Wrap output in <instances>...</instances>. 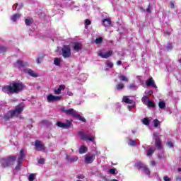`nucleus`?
<instances>
[{
  "label": "nucleus",
  "instance_id": "nucleus-1",
  "mask_svg": "<svg viewBox=\"0 0 181 181\" xmlns=\"http://www.w3.org/2000/svg\"><path fill=\"white\" fill-rule=\"evenodd\" d=\"M23 90H25V84L18 82H13L2 87V92L7 94L9 93L10 94H19Z\"/></svg>",
  "mask_w": 181,
  "mask_h": 181
},
{
  "label": "nucleus",
  "instance_id": "nucleus-2",
  "mask_svg": "<svg viewBox=\"0 0 181 181\" xmlns=\"http://www.w3.org/2000/svg\"><path fill=\"white\" fill-rule=\"evenodd\" d=\"M61 111L62 112L66 114V115H70V117H72L73 118H76L79 121H82V122H86L87 121L86 118H84V117L80 115V114H78V112L73 108L66 109V107H62L61 109Z\"/></svg>",
  "mask_w": 181,
  "mask_h": 181
},
{
  "label": "nucleus",
  "instance_id": "nucleus-3",
  "mask_svg": "<svg viewBox=\"0 0 181 181\" xmlns=\"http://www.w3.org/2000/svg\"><path fill=\"white\" fill-rule=\"evenodd\" d=\"M16 156H10L6 158H1L0 164L4 168H9L11 165H12L15 160H16Z\"/></svg>",
  "mask_w": 181,
  "mask_h": 181
},
{
  "label": "nucleus",
  "instance_id": "nucleus-4",
  "mask_svg": "<svg viewBox=\"0 0 181 181\" xmlns=\"http://www.w3.org/2000/svg\"><path fill=\"white\" fill-rule=\"evenodd\" d=\"M62 56L64 59H69V57H71V47H70V45H63L62 48Z\"/></svg>",
  "mask_w": 181,
  "mask_h": 181
},
{
  "label": "nucleus",
  "instance_id": "nucleus-5",
  "mask_svg": "<svg viewBox=\"0 0 181 181\" xmlns=\"http://www.w3.org/2000/svg\"><path fill=\"white\" fill-rule=\"evenodd\" d=\"M23 110H25V103H21L16 106L15 110H11L14 117H19L21 112H23Z\"/></svg>",
  "mask_w": 181,
  "mask_h": 181
},
{
  "label": "nucleus",
  "instance_id": "nucleus-6",
  "mask_svg": "<svg viewBox=\"0 0 181 181\" xmlns=\"http://www.w3.org/2000/svg\"><path fill=\"white\" fill-rule=\"evenodd\" d=\"M154 139H155V145L157 147V148L160 151V149H163L162 147V141L160 140V137H159V135L157 133L153 134Z\"/></svg>",
  "mask_w": 181,
  "mask_h": 181
},
{
  "label": "nucleus",
  "instance_id": "nucleus-7",
  "mask_svg": "<svg viewBox=\"0 0 181 181\" xmlns=\"http://www.w3.org/2000/svg\"><path fill=\"white\" fill-rule=\"evenodd\" d=\"M56 124L57 125V127H59V128H63L64 129H69V128H70V127L73 125V124L70 121H68L66 123L57 122Z\"/></svg>",
  "mask_w": 181,
  "mask_h": 181
},
{
  "label": "nucleus",
  "instance_id": "nucleus-8",
  "mask_svg": "<svg viewBox=\"0 0 181 181\" xmlns=\"http://www.w3.org/2000/svg\"><path fill=\"white\" fill-rule=\"evenodd\" d=\"M35 149L38 151H45L46 148L45 147V144L42 143L40 141H35Z\"/></svg>",
  "mask_w": 181,
  "mask_h": 181
},
{
  "label": "nucleus",
  "instance_id": "nucleus-9",
  "mask_svg": "<svg viewBox=\"0 0 181 181\" xmlns=\"http://www.w3.org/2000/svg\"><path fill=\"white\" fill-rule=\"evenodd\" d=\"M60 100H62V96H54L52 94H49L47 97L48 103H54V101H60Z\"/></svg>",
  "mask_w": 181,
  "mask_h": 181
},
{
  "label": "nucleus",
  "instance_id": "nucleus-10",
  "mask_svg": "<svg viewBox=\"0 0 181 181\" xmlns=\"http://www.w3.org/2000/svg\"><path fill=\"white\" fill-rule=\"evenodd\" d=\"M79 136H81V139L83 141H90V142H94V137H88L84 132H79Z\"/></svg>",
  "mask_w": 181,
  "mask_h": 181
},
{
  "label": "nucleus",
  "instance_id": "nucleus-11",
  "mask_svg": "<svg viewBox=\"0 0 181 181\" xmlns=\"http://www.w3.org/2000/svg\"><path fill=\"white\" fill-rule=\"evenodd\" d=\"M113 52L112 50H110L107 52H98V56L102 57V59H108V57H111L112 56Z\"/></svg>",
  "mask_w": 181,
  "mask_h": 181
},
{
  "label": "nucleus",
  "instance_id": "nucleus-12",
  "mask_svg": "<svg viewBox=\"0 0 181 181\" xmlns=\"http://www.w3.org/2000/svg\"><path fill=\"white\" fill-rule=\"evenodd\" d=\"M146 86H147V87H153V88H158V86L155 84V81L152 77L149 78L148 80L146 81Z\"/></svg>",
  "mask_w": 181,
  "mask_h": 181
},
{
  "label": "nucleus",
  "instance_id": "nucleus-13",
  "mask_svg": "<svg viewBox=\"0 0 181 181\" xmlns=\"http://www.w3.org/2000/svg\"><path fill=\"white\" fill-rule=\"evenodd\" d=\"M94 162V155L93 154H87L85 156V163L88 165Z\"/></svg>",
  "mask_w": 181,
  "mask_h": 181
},
{
  "label": "nucleus",
  "instance_id": "nucleus-14",
  "mask_svg": "<svg viewBox=\"0 0 181 181\" xmlns=\"http://www.w3.org/2000/svg\"><path fill=\"white\" fill-rule=\"evenodd\" d=\"M24 73H27V74H29V76L34 78L39 76V74H37L36 72H35V71L30 69H24Z\"/></svg>",
  "mask_w": 181,
  "mask_h": 181
},
{
  "label": "nucleus",
  "instance_id": "nucleus-15",
  "mask_svg": "<svg viewBox=\"0 0 181 181\" xmlns=\"http://www.w3.org/2000/svg\"><path fill=\"white\" fill-rule=\"evenodd\" d=\"M15 117V115L13 114L12 110H9L6 114H5L3 117L5 121H9V119H12Z\"/></svg>",
  "mask_w": 181,
  "mask_h": 181
},
{
  "label": "nucleus",
  "instance_id": "nucleus-16",
  "mask_svg": "<svg viewBox=\"0 0 181 181\" xmlns=\"http://www.w3.org/2000/svg\"><path fill=\"white\" fill-rule=\"evenodd\" d=\"M102 25L105 26V28H108V26L112 25V21H111V18H104L102 21Z\"/></svg>",
  "mask_w": 181,
  "mask_h": 181
},
{
  "label": "nucleus",
  "instance_id": "nucleus-17",
  "mask_svg": "<svg viewBox=\"0 0 181 181\" xmlns=\"http://www.w3.org/2000/svg\"><path fill=\"white\" fill-rule=\"evenodd\" d=\"M81 49H83L81 42H74L73 49L75 50V52H79Z\"/></svg>",
  "mask_w": 181,
  "mask_h": 181
},
{
  "label": "nucleus",
  "instance_id": "nucleus-18",
  "mask_svg": "<svg viewBox=\"0 0 181 181\" xmlns=\"http://www.w3.org/2000/svg\"><path fill=\"white\" fill-rule=\"evenodd\" d=\"M66 88L65 85H60L59 86V88L54 89V94L59 95L62 93V90H64Z\"/></svg>",
  "mask_w": 181,
  "mask_h": 181
},
{
  "label": "nucleus",
  "instance_id": "nucleus-19",
  "mask_svg": "<svg viewBox=\"0 0 181 181\" xmlns=\"http://www.w3.org/2000/svg\"><path fill=\"white\" fill-rule=\"evenodd\" d=\"M25 159V150L23 148L20 151V155L18 156V161L21 163Z\"/></svg>",
  "mask_w": 181,
  "mask_h": 181
},
{
  "label": "nucleus",
  "instance_id": "nucleus-20",
  "mask_svg": "<svg viewBox=\"0 0 181 181\" xmlns=\"http://www.w3.org/2000/svg\"><path fill=\"white\" fill-rule=\"evenodd\" d=\"M87 151H88V148L86 146H81L79 148V153L80 155H83V153H86Z\"/></svg>",
  "mask_w": 181,
  "mask_h": 181
},
{
  "label": "nucleus",
  "instance_id": "nucleus-21",
  "mask_svg": "<svg viewBox=\"0 0 181 181\" xmlns=\"http://www.w3.org/2000/svg\"><path fill=\"white\" fill-rule=\"evenodd\" d=\"M66 159L69 162L73 163V162H77V160H78V157L77 156L70 157L69 156H66Z\"/></svg>",
  "mask_w": 181,
  "mask_h": 181
},
{
  "label": "nucleus",
  "instance_id": "nucleus-22",
  "mask_svg": "<svg viewBox=\"0 0 181 181\" xmlns=\"http://www.w3.org/2000/svg\"><path fill=\"white\" fill-rule=\"evenodd\" d=\"M17 64L19 66V67H25V66H29L28 62H23L22 60H18L16 62Z\"/></svg>",
  "mask_w": 181,
  "mask_h": 181
},
{
  "label": "nucleus",
  "instance_id": "nucleus-23",
  "mask_svg": "<svg viewBox=\"0 0 181 181\" xmlns=\"http://www.w3.org/2000/svg\"><path fill=\"white\" fill-rule=\"evenodd\" d=\"M43 57H45V54L43 53H40L39 54V57L37 58L36 62L37 64H40L42 63V60H43Z\"/></svg>",
  "mask_w": 181,
  "mask_h": 181
},
{
  "label": "nucleus",
  "instance_id": "nucleus-24",
  "mask_svg": "<svg viewBox=\"0 0 181 181\" xmlns=\"http://www.w3.org/2000/svg\"><path fill=\"white\" fill-rule=\"evenodd\" d=\"M19 18H21V14L16 13V14L11 16V21H13V22H16V21H18V19H19Z\"/></svg>",
  "mask_w": 181,
  "mask_h": 181
},
{
  "label": "nucleus",
  "instance_id": "nucleus-25",
  "mask_svg": "<svg viewBox=\"0 0 181 181\" xmlns=\"http://www.w3.org/2000/svg\"><path fill=\"white\" fill-rule=\"evenodd\" d=\"M158 107H159V108H160V110H163L166 107V103L163 100L159 101Z\"/></svg>",
  "mask_w": 181,
  "mask_h": 181
},
{
  "label": "nucleus",
  "instance_id": "nucleus-26",
  "mask_svg": "<svg viewBox=\"0 0 181 181\" xmlns=\"http://www.w3.org/2000/svg\"><path fill=\"white\" fill-rule=\"evenodd\" d=\"M8 52V48L4 45H0V53H2L3 54L6 53Z\"/></svg>",
  "mask_w": 181,
  "mask_h": 181
},
{
  "label": "nucleus",
  "instance_id": "nucleus-27",
  "mask_svg": "<svg viewBox=\"0 0 181 181\" xmlns=\"http://www.w3.org/2000/svg\"><path fill=\"white\" fill-rule=\"evenodd\" d=\"M122 100L124 103H126V104H132L133 103L132 100L129 99L127 96H124Z\"/></svg>",
  "mask_w": 181,
  "mask_h": 181
},
{
  "label": "nucleus",
  "instance_id": "nucleus-28",
  "mask_svg": "<svg viewBox=\"0 0 181 181\" xmlns=\"http://www.w3.org/2000/svg\"><path fill=\"white\" fill-rule=\"evenodd\" d=\"M143 172H144V173L146 175H151V170H149V168L146 166L144 165L142 168Z\"/></svg>",
  "mask_w": 181,
  "mask_h": 181
},
{
  "label": "nucleus",
  "instance_id": "nucleus-29",
  "mask_svg": "<svg viewBox=\"0 0 181 181\" xmlns=\"http://www.w3.org/2000/svg\"><path fill=\"white\" fill-rule=\"evenodd\" d=\"M141 101L143 103H144L146 105L148 104V101H149V97L144 95L142 98H141Z\"/></svg>",
  "mask_w": 181,
  "mask_h": 181
},
{
  "label": "nucleus",
  "instance_id": "nucleus-30",
  "mask_svg": "<svg viewBox=\"0 0 181 181\" xmlns=\"http://www.w3.org/2000/svg\"><path fill=\"white\" fill-rule=\"evenodd\" d=\"M120 81H125L126 83H128L129 80L128 79V77L125 76V75H120L119 78Z\"/></svg>",
  "mask_w": 181,
  "mask_h": 181
},
{
  "label": "nucleus",
  "instance_id": "nucleus-31",
  "mask_svg": "<svg viewBox=\"0 0 181 181\" xmlns=\"http://www.w3.org/2000/svg\"><path fill=\"white\" fill-rule=\"evenodd\" d=\"M146 105L150 108H155L156 107V105L152 100H149Z\"/></svg>",
  "mask_w": 181,
  "mask_h": 181
},
{
  "label": "nucleus",
  "instance_id": "nucleus-32",
  "mask_svg": "<svg viewBox=\"0 0 181 181\" xmlns=\"http://www.w3.org/2000/svg\"><path fill=\"white\" fill-rule=\"evenodd\" d=\"M61 63H62V59L60 58H55L54 59V64H55V66H60Z\"/></svg>",
  "mask_w": 181,
  "mask_h": 181
},
{
  "label": "nucleus",
  "instance_id": "nucleus-33",
  "mask_svg": "<svg viewBox=\"0 0 181 181\" xmlns=\"http://www.w3.org/2000/svg\"><path fill=\"white\" fill-rule=\"evenodd\" d=\"M103 37H97L95 40V43L96 45H101V43H103Z\"/></svg>",
  "mask_w": 181,
  "mask_h": 181
},
{
  "label": "nucleus",
  "instance_id": "nucleus-34",
  "mask_svg": "<svg viewBox=\"0 0 181 181\" xmlns=\"http://www.w3.org/2000/svg\"><path fill=\"white\" fill-rule=\"evenodd\" d=\"M136 168H137L138 169H143L144 168V164L142 163V162L141 161H138L136 164H135Z\"/></svg>",
  "mask_w": 181,
  "mask_h": 181
},
{
  "label": "nucleus",
  "instance_id": "nucleus-35",
  "mask_svg": "<svg viewBox=\"0 0 181 181\" xmlns=\"http://www.w3.org/2000/svg\"><path fill=\"white\" fill-rule=\"evenodd\" d=\"M125 86L122 83H119L116 86L117 90H124Z\"/></svg>",
  "mask_w": 181,
  "mask_h": 181
},
{
  "label": "nucleus",
  "instance_id": "nucleus-36",
  "mask_svg": "<svg viewBox=\"0 0 181 181\" xmlns=\"http://www.w3.org/2000/svg\"><path fill=\"white\" fill-rule=\"evenodd\" d=\"M154 127L158 128L159 126H160V122L158 119H155L153 120Z\"/></svg>",
  "mask_w": 181,
  "mask_h": 181
},
{
  "label": "nucleus",
  "instance_id": "nucleus-37",
  "mask_svg": "<svg viewBox=\"0 0 181 181\" xmlns=\"http://www.w3.org/2000/svg\"><path fill=\"white\" fill-rule=\"evenodd\" d=\"M129 145H130L131 146H136V141L133 140L132 139H129Z\"/></svg>",
  "mask_w": 181,
  "mask_h": 181
},
{
  "label": "nucleus",
  "instance_id": "nucleus-38",
  "mask_svg": "<svg viewBox=\"0 0 181 181\" xmlns=\"http://www.w3.org/2000/svg\"><path fill=\"white\" fill-rule=\"evenodd\" d=\"M91 25V21H90V19H86L85 21V29H88V25Z\"/></svg>",
  "mask_w": 181,
  "mask_h": 181
},
{
  "label": "nucleus",
  "instance_id": "nucleus-39",
  "mask_svg": "<svg viewBox=\"0 0 181 181\" xmlns=\"http://www.w3.org/2000/svg\"><path fill=\"white\" fill-rule=\"evenodd\" d=\"M36 177V174H30V175L28 176V180L29 181H33L35 180V178Z\"/></svg>",
  "mask_w": 181,
  "mask_h": 181
},
{
  "label": "nucleus",
  "instance_id": "nucleus-40",
  "mask_svg": "<svg viewBox=\"0 0 181 181\" xmlns=\"http://www.w3.org/2000/svg\"><path fill=\"white\" fill-rule=\"evenodd\" d=\"M106 66L110 67V69H112V67H114V63H112L111 61H107Z\"/></svg>",
  "mask_w": 181,
  "mask_h": 181
},
{
  "label": "nucleus",
  "instance_id": "nucleus-41",
  "mask_svg": "<svg viewBox=\"0 0 181 181\" xmlns=\"http://www.w3.org/2000/svg\"><path fill=\"white\" fill-rule=\"evenodd\" d=\"M142 122H143L144 125H149V124H150L149 119H148L146 117L143 119Z\"/></svg>",
  "mask_w": 181,
  "mask_h": 181
},
{
  "label": "nucleus",
  "instance_id": "nucleus-42",
  "mask_svg": "<svg viewBox=\"0 0 181 181\" xmlns=\"http://www.w3.org/2000/svg\"><path fill=\"white\" fill-rule=\"evenodd\" d=\"M32 20L30 19H25V23L27 26H30V25H32Z\"/></svg>",
  "mask_w": 181,
  "mask_h": 181
},
{
  "label": "nucleus",
  "instance_id": "nucleus-43",
  "mask_svg": "<svg viewBox=\"0 0 181 181\" xmlns=\"http://www.w3.org/2000/svg\"><path fill=\"white\" fill-rule=\"evenodd\" d=\"M115 172H117V169L115 168L109 170V173L110 175H115Z\"/></svg>",
  "mask_w": 181,
  "mask_h": 181
},
{
  "label": "nucleus",
  "instance_id": "nucleus-44",
  "mask_svg": "<svg viewBox=\"0 0 181 181\" xmlns=\"http://www.w3.org/2000/svg\"><path fill=\"white\" fill-rule=\"evenodd\" d=\"M21 166H22V162L18 160V165L16 166V170H17V172L21 169Z\"/></svg>",
  "mask_w": 181,
  "mask_h": 181
},
{
  "label": "nucleus",
  "instance_id": "nucleus-45",
  "mask_svg": "<svg viewBox=\"0 0 181 181\" xmlns=\"http://www.w3.org/2000/svg\"><path fill=\"white\" fill-rule=\"evenodd\" d=\"M152 153H153V150H152V149L148 150L147 156H151V155H152Z\"/></svg>",
  "mask_w": 181,
  "mask_h": 181
},
{
  "label": "nucleus",
  "instance_id": "nucleus-46",
  "mask_svg": "<svg viewBox=\"0 0 181 181\" xmlns=\"http://www.w3.org/2000/svg\"><path fill=\"white\" fill-rule=\"evenodd\" d=\"M146 11L148 13H151V12H152V10L151 9V4H148V8L146 9Z\"/></svg>",
  "mask_w": 181,
  "mask_h": 181
},
{
  "label": "nucleus",
  "instance_id": "nucleus-47",
  "mask_svg": "<svg viewBox=\"0 0 181 181\" xmlns=\"http://www.w3.org/2000/svg\"><path fill=\"white\" fill-rule=\"evenodd\" d=\"M167 144L169 148H173V143H172V141H168Z\"/></svg>",
  "mask_w": 181,
  "mask_h": 181
},
{
  "label": "nucleus",
  "instance_id": "nucleus-48",
  "mask_svg": "<svg viewBox=\"0 0 181 181\" xmlns=\"http://www.w3.org/2000/svg\"><path fill=\"white\" fill-rule=\"evenodd\" d=\"M38 163H40L41 165L45 163V158H40L38 160Z\"/></svg>",
  "mask_w": 181,
  "mask_h": 181
},
{
  "label": "nucleus",
  "instance_id": "nucleus-49",
  "mask_svg": "<svg viewBox=\"0 0 181 181\" xmlns=\"http://www.w3.org/2000/svg\"><path fill=\"white\" fill-rule=\"evenodd\" d=\"M163 180L164 181H170V178L168 176L163 177Z\"/></svg>",
  "mask_w": 181,
  "mask_h": 181
},
{
  "label": "nucleus",
  "instance_id": "nucleus-50",
  "mask_svg": "<svg viewBox=\"0 0 181 181\" xmlns=\"http://www.w3.org/2000/svg\"><path fill=\"white\" fill-rule=\"evenodd\" d=\"M77 179H84V175H78L76 176Z\"/></svg>",
  "mask_w": 181,
  "mask_h": 181
},
{
  "label": "nucleus",
  "instance_id": "nucleus-51",
  "mask_svg": "<svg viewBox=\"0 0 181 181\" xmlns=\"http://www.w3.org/2000/svg\"><path fill=\"white\" fill-rule=\"evenodd\" d=\"M67 94H68V95H69V97H73V95H74L73 93L71 92L70 90L67 91Z\"/></svg>",
  "mask_w": 181,
  "mask_h": 181
},
{
  "label": "nucleus",
  "instance_id": "nucleus-52",
  "mask_svg": "<svg viewBox=\"0 0 181 181\" xmlns=\"http://www.w3.org/2000/svg\"><path fill=\"white\" fill-rule=\"evenodd\" d=\"M173 47L172 45H169V46L167 47V49L168 50H172Z\"/></svg>",
  "mask_w": 181,
  "mask_h": 181
},
{
  "label": "nucleus",
  "instance_id": "nucleus-53",
  "mask_svg": "<svg viewBox=\"0 0 181 181\" xmlns=\"http://www.w3.org/2000/svg\"><path fill=\"white\" fill-rule=\"evenodd\" d=\"M170 8H172L173 9L175 8V4H173V2H170Z\"/></svg>",
  "mask_w": 181,
  "mask_h": 181
},
{
  "label": "nucleus",
  "instance_id": "nucleus-54",
  "mask_svg": "<svg viewBox=\"0 0 181 181\" xmlns=\"http://www.w3.org/2000/svg\"><path fill=\"white\" fill-rule=\"evenodd\" d=\"M117 66H121V64H122V62L121 60H119L117 62Z\"/></svg>",
  "mask_w": 181,
  "mask_h": 181
},
{
  "label": "nucleus",
  "instance_id": "nucleus-55",
  "mask_svg": "<svg viewBox=\"0 0 181 181\" xmlns=\"http://www.w3.org/2000/svg\"><path fill=\"white\" fill-rule=\"evenodd\" d=\"M148 95H152V94H153V90H148Z\"/></svg>",
  "mask_w": 181,
  "mask_h": 181
},
{
  "label": "nucleus",
  "instance_id": "nucleus-56",
  "mask_svg": "<svg viewBox=\"0 0 181 181\" xmlns=\"http://www.w3.org/2000/svg\"><path fill=\"white\" fill-rule=\"evenodd\" d=\"M176 181H181V176H177L176 177Z\"/></svg>",
  "mask_w": 181,
  "mask_h": 181
},
{
  "label": "nucleus",
  "instance_id": "nucleus-57",
  "mask_svg": "<svg viewBox=\"0 0 181 181\" xmlns=\"http://www.w3.org/2000/svg\"><path fill=\"white\" fill-rule=\"evenodd\" d=\"M156 165V162L151 161V166H155Z\"/></svg>",
  "mask_w": 181,
  "mask_h": 181
},
{
  "label": "nucleus",
  "instance_id": "nucleus-58",
  "mask_svg": "<svg viewBox=\"0 0 181 181\" xmlns=\"http://www.w3.org/2000/svg\"><path fill=\"white\" fill-rule=\"evenodd\" d=\"M177 170L178 172H181V168H177Z\"/></svg>",
  "mask_w": 181,
  "mask_h": 181
},
{
  "label": "nucleus",
  "instance_id": "nucleus-59",
  "mask_svg": "<svg viewBox=\"0 0 181 181\" xmlns=\"http://www.w3.org/2000/svg\"><path fill=\"white\" fill-rule=\"evenodd\" d=\"M178 62H179V63H181V59H180L178 60Z\"/></svg>",
  "mask_w": 181,
  "mask_h": 181
},
{
  "label": "nucleus",
  "instance_id": "nucleus-60",
  "mask_svg": "<svg viewBox=\"0 0 181 181\" xmlns=\"http://www.w3.org/2000/svg\"><path fill=\"white\" fill-rule=\"evenodd\" d=\"M129 108H132V106H129Z\"/></svg>",
  "mask_w": 181,
  "mask_h": 181
}]
</instances>
